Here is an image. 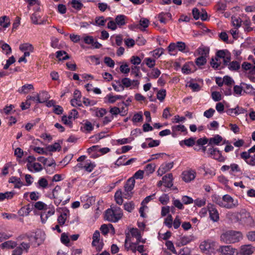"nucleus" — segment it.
<instances>
[{
    "instance_id": "f257e3e1",
    "label": "nucleus",
    "mask_w": 255,
    "mask_h": 255,
    "mask_svg": "<svg viewBox=\"0 0 255 255\" xmlns=\"http://www.w3.org/2000/svg\"><path fill=\"white\" fill-rule=\"evenodd\" d=\"M220 238L221 240L226 244H234L242 239L243 236L239 231L229 230L223 233Z\"/></svg>"
},
{
    "instance_id": "f03ea898",
    "label": "nucleus",
    "mask_w": 255,
    "mask_h": 255,
    "mask_svg": "<svg viewBox=\"0 0 255 255\" xmlns=\"http://www.w3.org/2000/svg\"><path fill=\"white\" fill-rule=\"evenodd\" d=\"M123 211L118 206H114L111 209H108L105 212V218L111 222H117L123 217Z\"/></svg>"
},
{
    "instance_id": "7ed1b4c3",
    "label": "nucleus",
    "mask_w": 255,
    "mask_h": 255,
    "mask_svg": "<svg viewBox=\"0 0 255 255\" xmlns=\"http://www.w3.org/2000/svg\"><path fill=\"white\" fill-rule=\"evenodd\" d=\"M237 217L238 221L241 224L250 227H253L255 226V221L250 213L245 210H242Z\"/></svg>"
},
{
    "instance_id": "20e7f679",
    "label": "nucleus",
    "mask_w": 255,
    "mask_h": 255,
    "mask_svg": "<svg viewBox=\"0 0 255 255\" xmlns=\"http://www.w3.org/2000/svg\"><path fill=\"white\" fill-rule=\"evenodd\" d=\"M135 185V180L133 178H129L124 186L123 197L126 199H130L132 196V192Z\"/></svg>"
},
{
    "instance_id": "39448f33",
    "label": "nucleus",
    "mask_w": 255,
    "mask_h": 255,
    "mask_svg": "<svg viewBox=\"0 0 255 255\" xmlns=\"http://www.w3.org/2000/svg\"><path fill=\"white\" fill-rule=\"evenodd\" d=\"M238 205V202L237 200L234 199L228 194L223 196V205H221V207L227 209H232L236 208Z\"/></svg>"
},
{
    "instance_id": "423d86ee",
    "label": "nucleus",
    "mask_w": 255,
    "mask_h": 255,
    "mask_svg": "<svg viewBox=\"0 0 255 255\" xmlns=\"http://www.w3.org/2000/svg\"><path fill=\"white\" fill-rule=\"evenodd\" d=\"M100 234L99 231L96 230L93 235V241L92 245L95 247L96 250L98 252H100L103 248L104 243L102 241H100Z\"/></svg>"
},
{
    "instance_id": "0eeeda50",
    "label": "nucleus",
    "mask_w": 255,
    "mask_h": 255,
    "mask_svg": "<svg viewBox=\"0 0 255 255\" xmlns=\"http://www.w3.org/2000/svg\"><path fill=\"white\" fill-rule=\"evenodd\" d=\"M28 241L30 245L35 248L39 246L43 243L44 239L42 238L39 234H36L34 236L29 237Z\"/></svg>"
},
{
    "instance_id": "6e6552de",
    "label": "nucleus",
    "mask_w": 255,
    "mask_h": 255,
    "mask_svg": "<svg viewBox=\"0 0 255 255\" xmlns=\"http://www.w3.org/2000/svg\"><path fill=\"white\" fill-rule=\"evenodd\" d=\"M208 152L216 160L220 162H223L225 158L222 155L221 152L218 148H209Z\"/></svg>"
},
{
    "instance_id": "1a4fd4ad",
    "label": "nucleus",
    "mask_w": 255,
    "mask_h": 255,
    "mask_svg": "<svg viewBox=\"0 0 255 255\" xmlns=\"http://www.w3.org/2000/svg\"><path fill=\"white\" fill-rule=\"evenodd\" d=\"M221 255H237L238 251L231 246L221 247L220 248Z\"/></svg>"
},
{
    "instance_id": "9d476101",
    "label": "nucleus",
    "mask_w": 255,
    "mask_h": 255,
    "mask_svg": "<svg viewBox=\"0 0 255 255\" xmlns=\"http://www.w3.org/2000/svg\"><path fill=\"white\" fill-rule=\"evenodd\" d=\"M173 166V162L164 163L161 165L157 170L158 176H161L165 172L170 170Z\"/></svg>"
},
{
    "instance_id": "9b49d317",
    "label": "nucleus",
    "mask_w": 255,
    "mask_h": 255,
    "mask_svg": "<svg viewBox=\"0 0 255 255\" xmlns=\"http://www.w3.org/2000/svg\"><path fill=\"white\" fill-rule=\"evenodd\" d=\"M210 219L214 222H217L219 219V214L213 205L209 204L208 206Z\"/></svg>"
},
{
    "instance_id": "f8f14e48",
    "label": "nucleus",
    "mask_w": 255,
    "mask_h": 255,
    "mask_svg": "<svg viewBox=\"0 0 255 255\" xmlns=\"http://www.w3.org/2000/svg\"><path fill=\"white\" fill-rule=\"evenodd\" d=\"M215 246V243L210 240L205 241L202 242L200 245V249L203 251H209L213 250Z\"/></svg>"
},
{
    "instance_id": "ddd939ff",
    "label": "nucleus",
    "mask_w": 255,
    "mask_h": 255,
    "mask_svg": "<svg viewBox=\"0 0 255 255\" xmlns=\"http://www.w3.org/2000/svg\"><path fill=\"white\" fill-rule=\"evenodd\" d=\"M195 174L194 170L185 171L182 173V179L184 181L189 182L195 178Z\"/></svg>"
},
{
    "instance_id": "4468645a",
    "label": "nucleus",
    "mask_w": 255,
    "mask_h": 255,
    "mask_svg": "<svg viewBox=\"0 0 255 255\" xmlns=\"http://www.w3.org/2000/svg\"><path fill=\"white\" fill-rule=\"evenodd\" d=\"M254 250V248L251 245H244L241 247L240 254L241 255H251Z\"/></svg>"
},
{
    "instance_id": "2eb2a0df",
    "label": "nucleus",
    "mask_w": 255,
    "mask_h": 255,
    "mask_svg": "<svg viewBox=\"0 0 255 255\" xmlns=\"http://www.w3.org/2000/svg\"><path fill=\"white\" fill-rule=\"evenodd\" d=\"M164 185L167 188H171L173 186V175L168 173L162 177Z\"/></svg>"
},
{
    "instance_id": "dca6fc26",
    "label": "nucleus",
    "mask_w": 255,
    "mask_h": 255,
    "mask_svg": "<svg viewBox=\"0 0 255 255\" xmlns=\"http://www.w3.org/2000/svg\"><path fill=\"white\" fill-rule=\"evenodd\" d=\"M171 128L172 130V135L173 137H175L177 135V132L178 131L186 132L187 133V128L182 125L173 126Z\"/></svg>"
},
{
    "instance_id": "f3484780",
    "label": "nucleus",
    "mask_w": 255,
    "mask_h": 255,
    "mask_svg": "<svg viewBox=\"0 0 255 255\" xmlns=\"http://www.w3.org/2000/svg\"><path fill=\"white\" fill-rule=\"evenodd\" d=\"M17 243L13 241L9 240L8 241L4 242L0 245L1 249H11L16 247Z\"/></svg>"
},
{
    "instance_id": "a211bd4d",
    "label": "nucleus",
    "mask_w": 255,
    "mask_h": 255,
    "mask_svg": "<svg viewBox=\"0 0 255 255\" xmlns=\"http://www.w3.org/2000/svg\"><path fill=\"white\" fill-rule=\"evenodd\" d=\"M223 140V138L219 134L215 135L213 137L210 138L209 141V145H219Z\"/></svg>"
},
{
    "instance_id": "6ab92c4d",
    "label": "nucleus",
    "mask_w": 255,
    "mask_h": 255,
    "mask_svg": "<svg viewBox=\"0 0 255 255\" xmlns=\"http://www.w3.org/2000/svg\"><path fill=\"white\" fill-rule=\"evenodd\" d=\"M49 98V96L48 93L46 91H42L38 94L37 98L38 103H43L46 102Z\"/></svg>"
},
{
    "instance_id": "aec40b11",
    "label": "nucleus",
    "mask_w": 255,
    "mask_h": 255,
    "mask_svg": "<svg viewBox=\"0 0 255 255\" xmlns=\"http://www.w3.org/2000/svg\"><path fill=\"white\" fill-rule=\"evenodd\" d=\"M69 3L71 4L73 8L77 10H81L84 6L80 0H72Z\"/></svg>"
},
{
    "instance_id": "412c9836",
    "label": "nucleus",
    "mask_w": 255,
    "mask_h": 255,
    "mask_svg": "<svg viewBox=\"0 0 255 255\" xmlns=\"http://www.w3.org/2000/svg\"><path fill=\"white\" fill-rule=\"evenodd\" d=\"M9 182L15 183L14 188H19L23 185L22 182L19 178L15 176H12L9 179Z\"/></svg>"
},
{
    "instance_id": "4be33fe9",
    "label": "nucleus",
    "mask_w": 255,
    "mask_h": 255,
    "mask_svg": "<svg viewBox=\"0 0 255 255\" xmlns=\"http://www.w3.org/2000/svg\"><path fill=\"white\" fill-rule=\"evenodd\" d=\"M195 143V138L190 137L188 139H184L180 141L179 144L181 146H183V144L190 147L194 145Z\"/></svg>"
},
{
    "instance_id": "5701e85b",
    "label": "nucleus",
    "mask_w": 255,
    "mask_h": 255,
    "mask_svg": "<svg viewBox=\"0 0 255 255\" xmlns=\"http://www.w3.org/2000/svg\"><path fill=\"white\" fill-rule=\"evenodd\" d=\"M56 57L59 60H65L70 58L69 55L63 50H60L56 52Z\"/></svg>"
},
{
    "instance_id": "b1692460",
    "label": "nucleus",
    "mask_w": 255,
    "mask_h": 255,
    "mask_svg": "<svg viewBox=\"0 0 255 255\" xmlns=\"http://www.w3.org/2000/svg\"><path fill=\"white\" fill-rule=\"evenodd\" d=\"M127 17L123 14L118 15L115 18V21L117 25L120 26L124 25L126 24V19Z\"/></svg>"
},
{
    "instance_id": "393cba45",
    "label": "nucleus",
    "mask_w": 255,
    "mask_h": 255,
    "mask_svg": "<svg viewBox=\"0 0 255 255\" xmlns=\"http://www.w3.org/2000/svg\"><path fill=\"white\" fill-rule=\"evenodd\" d=\"M197 52L201 56L206 57L209 53V48L207 47L202 46L198 48Z\"/></svg>"
},
{
    "instance_id": "a878e982",
    "label": "nucleus",
    "mask_w": 255,
    "mask_h": 255,
    "mask_svg": "<svg viewBox=\"0 0 255 255\" xmlns=\"http://www.w3.org/2000/svg\"><path fill=\"white\" fill-rule=\"evenodd\" d=\"M122 195H123V193L122 190L119 189L115 193L114 196L116 203L120 205H122L123 202Z\"/></svg>"
},
{
    "instance_id": "bb28decb",
    "label": "nucleus",
    "mask_w": 255,
    "mask_h": 255,
    "mask_svg": "<svg viewBox=\"0 0 255 255\" xmlns=\"http://www.w3.org/2000/svg\"><path fill=\"white\" fill-rule=\"evenodd\" d=\"M19 49L21 51H31L33 52L34 47L31 44L26 43L20 44L19 46Z\"/></svg>"
},
{
    "instance_id": "cd10ccee",
    "label": "nucleus",
    "mask_w": 255,
    "mask_h": 255,
    "mask_svg": "<svg viewBox=\"0 0 255 255\" xmlns=\"http://www.w3.org/2000/svg\"><path fill=\"white\" fill-rule=\"evenodd\" d=\"M69 214V211L66 210L63 212L58 218L57 221L60 225H63L66 221L67 214Z\"/></svg>"
},
{
    "instance_id": "c85d7f7f",
    "label": "nucleus",
    "mask_w": 255,
    "mask_h": 255,
    "mask_svg": "<svg viewBox=\"0 0 255 255\" xmlns=\"http://www.w3.org/2000/svg\"><path fill=\"white\" fill-rule=\"evenodd\" d=\"M34 87L32 84H25L22 86L20 89L18 90L19 92L22 94H27L29 91L33 90Z\"/></svg>"
},
{
    "instance_id": "c756f323",
    "label": "nucleus",
    "mask_w": 255,
    "mask_h": 255,
    "mask_svg": "<svg viewBox=\"0 0 255 255\" xmlns=\"http://www.w3.org/2000/svg\"><path fill=\"white\" fill-rule=\"evenodd\" d=\"M155 167L156 165L154 163L148 164L145 166L144 172H145L147 175H149L155 171Z\"/></svg>"
},
{
    "instance_id": "7c9ffc66",
    "label": "nucleus",
    "mask_w": 255,
    "mask_h": 255,
    "mask_svg": "<svg viewBox=\"0 0 255 255\" xmlns=\"http://www.w3.org/2000/svg\"><path fill=\"white\" fill-rule=\"evenodd\" d=\"M228 67L231 71H237L240 68V64L237 61H233L228 64Z\"/></svg>"
},
{
    "instance_id": "2f4dec72",
    "label": "nucleus",
    "mask_w": 255,
    "mask_h": 255,
    "mask_svg": "<svg viewBox=\"0 0 255 255\" xmlns=\"http://www.w3.org/2000/svg\"><path fill=\"white\" fill-rule=\"evenodd\" d=\"M232 22L233 25L235 27V28L238 29L239 27H241L243 21L240 17L232 16Z\"/></svg>"
},
{
    "instance_id": "473e14b6",
    "label": "nucleus",
    "mask_w": 255,
    "mask_h": 255,
    "mask_svg": "<svg viewBox=\"0 0 255 255\" xmlns=\"http://www.w3.org/2000/svg\"><path fill=\"white\" fill-rule=\"evenodd\" d=\"M37 160L39 162H42V163H43L45 165H47L48 166H51L53 165L54 166H55V165H56V163L54 160H52L51 162H47V161H48L47 158H45L42 156H40V157H39L38 158H37Z\"/></svg>"
},
{
    "instance_id": "72a5a7b5",
    "label": "nucleus",
    "mask_w": 255,
    "mask_h": 255,
    "mask_svg": "<svg viewBox=\"0 0 255 255\" xmlns=\"http://www.w3.org/2000/svg\"><path fill=\"white\" fill-rule=\"evenodd\" d=\"M15 192L14 191L6 192L4 193H0V200L2 201L5 199H11L13 197Z\"/></svg>"
},
{
    "instance_id": "f704fd0d",
    "label": "nucleus",
    "mask_w": 255,
    "mask_h": 255,
    "mask_svg": "<svg viewBox=\"0 0 255 255\" xmlns=\"http://www.w3.org/2000/svg\"><path fill=\"white\" fill-rule=\"evenodd\" d=\"M9 24V18L6 16H3L0 17V25L1 26L6 28Z\"/></svg>"
},
{
    "instance_id": "c9c22d12",
    "label": "nucleus",
    "mask_w": 255,
    "mask_h": 255,
    "mask_svg": "<svg viewBox=\"0 0 255 255\" xmlns=\"http://www.w3.org/2000/svg\"><path fill=\"white\" fill-rule=\"evenodd\" d=\"M83 128H84L87 132H90L93 130L94 127L90 122L86 120L83 124V127L81 128V129L82 130Z\"/></svg>"
},
{
    "instance_id": "e433bc0d",
    "label": "nucleus",
    "mask_w": 255,
    "mask_h": 255,
    "mask_svg": "<svg viewBox=\"0 0 255 255\" xmlns=\"http://www.w3.org/2000/svg\"><path fill=\"white\" fill-rule=\"evenodd\" d=\"M46 149L50 152H54L56 150H60L61 149V146L59 143L55 142L52 145L47 146Z\"/></svg>"
},
{
    "instance_id": "4c0bfd02",
    "label": "nucleus",
    "mask_w": 255,
    "mask_h": 255,
    "mask_svg": "<svg viewBox=\"0 0 255 255\" xmlns=\"http://www.w3.org/2000/svg\"><path fill=\"white\" fill-rule=\"evenodd\" d=\"M130 233L132 237L136 238L138 241H140L141 234L139 230L136 228H132L130 230Z\"/></svg>"
},
{
    "instance_id": "58836bf2",
    "label": "nucleus",
    "mask_w": 255,
    "mask_h": 255,
    "mask_svg": "<svg viewBox=\"0 0 255 255\" xmlns=\"http://www.w3.org/2000/svg\"><path fill=\"white\" fill-rule=\"evenodd\" d=\"M111 17L107 19H104V16L96 17L95 18V23L98 26H104L107 19H111Z\"/></svg>"
},
{
    "instance_id": "ea45409f",
    "label": "nucleus",
    "mask_w": 255,
    "mask_h": 255,
    "mask_svg": "<svg viewBox=\"0 0 255 255\" xmlns=\"http://www.w3.org/2000/svg\"><path fill=\"white\" fill-rule=\"evenodd\" d=\"M160 71L157 68H153L152 69L151 72L148 74V76L152 79H156L160 75Z\"/></svg>"
},
{
    "instance_id": "a19ab883",
    "label": "nucleus",
    "mask_w": 255,
    "mask_h": 255,
    "mask_svg": "<svg viewBox=\"0 0 255 255\" xmlns=\"http://www.w3.org/2000/svg\"><path fill=\"white\" fill-rule=\"evenodd\" d=\"M122 86L124 88H128L132 85V81L128 78H124L121 80Z\"/></svg>"
},
{
    "instance_id": "79ce46f5",
    "label": "nucleus",
    "mask_w": 255,
    "mask_h": 255,
    "mask_svg": "<svg viewBox=\"0 0 255 255\" xmlns=\"http://www.w3.org/2000/svg\"><path fill=\"white\" fill-rule=\"evenodd\" d=\"M212 201L216 204L221 207V205H223V196L221 197L220 196L217 195H214L212 196Z\"/></svg>"
},
{
    "instance_id": "37998d69",
    "label": "nucleus",
    "mask_w": 255,
    "mask_h": 255,
    "mask_svg": "<svg viewBox=\"0 0 255 255\" xmlns=\"http://www.w3.org/2000/svg\"><path fill=\"white\" fill-rule=\"evenodd\" d=\"M241 85L245 86V92L249 94L253 95L255 94V89L252 85L245 83H242Z\"/></svg>"
},
{
    "instance_id": "c03bdc74",
    "label": "nucleus",
    "mask_w": 255,
    "mask_h": 255,
    "mask_svg": "<svg viewBox=\"0 0 255 255\" xmlns=\"http://www.w3.org/2000/svg\"><path fill=\"white\" fill-rule=\"evenodd\" d=\"M95 166L96 164L94 163L87 161L84 165V169L88 172H91Z\"/></svg>"
},
{
    "instance_id": "a18cd8bd",
    "label": "nucleus",
    "mask_w": 255,
    "mask_h": 255,
    "mask_svg": "<svg viewBox=\"0 0 255 255\" xmlns=\"http://www.w3.org/2000/svg\"><path fill=\"white\" fill-rule=\"evenodd\" d=\"M149 25V20L145 18H141L139 21V25H137V27L141 29V27H143L144 28H145L148 26Z\"/></svg>"
},
{
    "instance_id": "49530a36",
    "label": "nucleus",
    "mask_w": 255,
    "mask_h": 255,
    "mask_svg": "<svg viewBox=\"0 0 255 255\" xmlns=\"http://www.w3.org/2000/svg\"><path fill=\"white\" fill-rule=\"evenodd\" d=\"M38 187L42 188L43 189L46 188L48 186V181L44 178H41L39 179L38 181Z\"/></svg>"
},
{
    "instance_id": "de8ad7c7",
    "label": "nucleus",
    "mask_w": 255,
    "mask_h": 255,
    "mask_svg": "<svg viewBox=\"0 0 255 255\" xmlns=\"http://www.w3.org/2000/svg\"><path fill=\"white\" fill-rule=\"evenodd\" d=\"M81 97V94L80 91L75 90L74 92V99L71 100V103L72 106H74V103L77 102L78 100L80 99Z\"/></svg>"
},
{
    "instance_id": "09e8293b",
    "label": "nucleus",
    "mask_w": 255,
    "mask_h": 255,
    "mask_svg": "<svg viewBox=\"0 0 255 255\" xmlns=\"http://www.w3.org/2000/svg\"><path fill=\"white\" fill-rule=\"evenodd\" d=\"M173 218L171 215H168L164 219V224L168 228H171L172 226Z\"/></svg>"
},
{
    "instance_id": "8fccbe9b",
    "label": "nucleus",
    "mask_w": 255,
    "mask_h": 255,
    "mask_svg": "<svg viewBox=\"0 0 255 255\" xmlns=\"http://www.w3.org/2000/svg\"><path fill=\"white\" fill-rule=\"evenodd\" d=\"M47 205L42 201H38L34 204V207L39 210H46L47 209Z\"/></svg>"
},
{
    "instance_id": "3c124183",
    "label": "nucleus",
    "mask_w": 255,
    "mask_h": 255,
    "mask_svg": "<svg viewBox=\"0 0 255 255\" xmlns=\"http://www.w3.org/2000/svg\"><path fill=\"white\" fill-rule=\"evenodd\" d=\"M130 62L134 65H138L140 64L141 59L137 56H132L130 57Z\"/></svg>"
},
{
    "instance_id": "603ef678",
    "label": "nucleus",
    "mask_w": 255,
    "mask_h": 255,
    "mask_svg": "<svg viewBox=\"0 0 255 255\" xmlns=\"http://www.w3.org/2000/svg\"><path fill=\"white\" fill-rule=\"evenodd\" d=\"M144 62L149 68H152L155 65V60L151 58H145L144 59Z\"/></svg>"
},
{
    "instance_id": "864d4df0",
    "label": "nucleus",
    "mask_w": 255,
    "mask_h": 255,
    "mask_svg": "<svg viewBox=\"0 0 255 255\" xmlns=\"http://www.w3.org/2000/svg\"><path fill=\"white\" fill-rule=\"evenodd\" d=\"M206 57L200 56L196 59L195 63L198 66H203L206 64Z\"/></svg>"
},
{
    "instance_id": "5fc2aeb1",
    "label": "nucleus",
    "mask_w": 255,
    "mask_h": 255,
    "mask_svg": "<svg viewBox=\"0 0 255 255\" xmlns=\"http://www.w3.org/2000/svg\"><path fill=\"white\" fill-rule=\"evenodd\" d=\"M61 120L65 125L68 126L69 128H72V122L70 119L68 118V117L67 116H63L62 117Z\"/></svg>"
},
{
    "instance_id": "6e6d98bb",
    "label": "nucleus",
    "mask_w": 255,
    "mask_h": 255,
    "mask_svg": "<svg viewBox=\"0 0 255 255\" xmlns=\"http://www.w3.org/2000/svg\"><path fill=\"white\" fill-rule=\"evenodd\" d=\"M105 103L114 104L116 102V100L114 96L111 94H108L104 98Z\"/></svg>"
},
{
    "instance_id": "4d7b16f0",
    "label": "nucleus",
    "mask_w": 255,
    "mask_h": 255,
    "mask_svg": "<svg viewBox=\"0 0 255 255\" xmlns=\"http://www.w3.org/2000/svg\"><path fill=\"white\" fill-rule=\"evenodd\" d=\"M210 64L212 67L215 69H221L224 67V66H221V62H216L215 59H212Z\"/></svg>"
},
{
    "instance_id": "13d9d810",
    "label": "nucleus",
    "mask_w": 255,
    "mask_h": 255,
    "mask_svg": "<svg viewBox=\"0 0 255 255\" xmlns=\"http://www.w3.org/2000/svg\"><path fill=\"white\" fill-rule=\"evenodd\" d=\"M166 90L162 89L159 90L157 94V98L161 102L163 101L166 96Z\"/></svg>"
},
{
    "instance_id": "bf43d9fd",
    "label": "nucleus",
    "mask_w": 255,
    "mask_h": 255,
    "mask_svg": "<svg viewBox=\"0 0 255 255\" xmlns=\"http://www.w3.org/2000/svg\"><path fill=\"white\" fill-rule=\"evenodd\" d=\"M134 208V205L132 202L124 204V209L128 212H131Z\"/></svg>"
},
{
    "instance_id": "052dcab7",
    "label": "nucleus",
    "mask_w": 255,
    "mask_h": 255,
    "mask_svg": "<svg viewBox=\"0 0 255 255\" xmlns=\"http://www.w3.org/2000/svg\"><path fill=\"white\" fill-rule=\"evenodd\" d=\"M105 63L109 67L113 68L115 66V62L110 57L106 56L104 58Z\"/></svg>"
},
{
    "instance_id": "680f3d73",
    "label": "nucleus",
    "mask_w": 255,
    "mask_h": 255,
    "mask_svg": "<svg viewBox=\"0 0 255 255\" xmlns=\"http://www.w3.org/2000/svg\"><path fill=\"white\" fill-rule=\"evenodd\" d=\"M127 159L126 155H123L120 156L117 160L115 162V165L118 166H120L121 165H125V160Z\"/></svg>"
},
{
    "instance_id": "e2e57ef3",
    "label": "nucleus",
    "mask_w": 255,
    "mask_h": 255,
    "mask_svg": "<svg viewBox=\"0 0 255 255\" xmlns=\"http://www.w3.org/2000/svg\"><path fill=\"white\" fill-rule=\"evenodd\" d=\"M181 201L184 204L187 205L193 203L194 202L193 199L188 196H183L182 197Z\"/></svg>"
},
{
    "instance_id": "0e129e2a",
    "label": "nucleus",
    "mask_w": 255,
    "mask_h": 255,
    "mask_svg": "<svg viewBox=\"0 0 255 255\" xmlns=\"http://www.w3.org/2000/svg\"><path fill=\"white\" fill-rule=\"evenodd\" d=\"M226 53H228L227 50H218L216 54V56H217V58L224 59L227 55Z\"/></svg>"
},
{
    "instance_id": "69168bd1",
    "label": "nucleus",
    "mask_w": 255,
    "mask_h": 255,
    "mask_svg": "<svg viewBox=\"0 0 255 255\" xmlns=\"http://www.w3.org/2000/svg\"><path fill=\"white\" fill-rule=\"evenodd\" d=\"M223 79L224 84L229 87H231L232 85L234 83V80L230 76H225Z\"/></svg>"
},
{
    "instance_id": "338daca9",
    "label": "nucleus",
    "mask_w": 255,
    "mask_h": 255,
    "mask_svg": "<svg viewBox=\"0 0 255 255\" xmlns=\"http://www.w3.org/2000/svg\"><path fill=\"white\" fill-rule=\"evenodd\" d=\"M159 201L163 205H166L169 201V198L168 195L163 194L159 198Z\"/></svg>"
},
{
    "instance_id": "774afa93",
    "label": "nucleus",
    "mask_w": 255,
    "mask_h": 255,
    "mask_svg": "<svg viewBox=\"0 0 255 255\" xmlns=\"http://www.w3.org/2000/svg\"><path fill=\"white\" fill-rule=\"evenodd\" d=\"M31 210L29 207H22L19 211L18 213L22 216H27L30 212Z\"/></svg>"
}]
</instances>
